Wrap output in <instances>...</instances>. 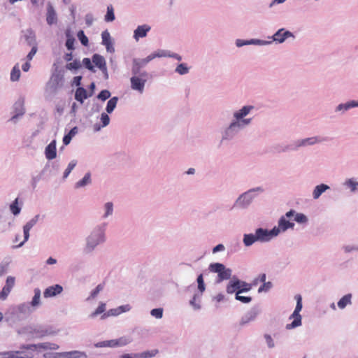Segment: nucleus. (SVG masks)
<instances>
[{
  "instance_id": "aec40b11",
  "label": "nucleus",
  "mask_w": 358,
  "mask_h": 358,
  "mask_svg": "<svg viewBox=\"0 0 358 358\" xmlns=\"http://www.w3.org/2000/svg\"><path fill=\"white\" fill-rule=\"evenodd\" d=\"M46 20L48 24L51 25L56 22L57 16L52 7L48 9Z\"/></svg>"
},
{
  "instance_id": "a19ab883",
  "label": "nucleus",
  "mask_w": 358,
  "mask_h": 358,
  "mask_svg": "<svg viewBox=\"0 0 358 358\" xmlns=\"http://www.w3.org/2000/svg\"><path fill=\"white\" fill-rule=\"evenodd\" d=\"M116 347L124 346L130 343V340L126 337H122L118 339H115Z\"/></svg>"
},
{
  "instance_id": "dca6fc26",
  "label": "nucleus",
  "mask_w": 358,
  "mask_h": 358,
  "mask_svg": "<svg viewBox=\"0 0 358 358\" xmlns=\"http://www.w3.org/2000/svg\"><path fill=\"white\" fill-rule=\"evenodd\" d=\"M87 98V90L83 87L77 88L76 93H75V99L78 101L83 103L84 100L86 99Z\"/></svg>"
},
{
  "instance_id": "79ce46f5",
  "label": "nucleus",
  "mask_w": 358,
  "mask_h": 358,
  "mask_svg": "<svg viewBox=\"0 0 358 358\" xmlns=\"http://www.w3.org/2000/svg\"><path fill=\"white\" fill-rule=\"evenodd\" d=\"M110 96V92L107 90L101 91V92L98 94V99H99L102 101H105V100L108 99Z\"/></svg>"
},
{
  "instance_id": "4d7b16f0",
  "label": "nucleus",
  "mask_w": 358,
  "mask_h": 358,
  "mask_svg": "<svg viewBox=\"0 0 358 358\" xmlns=\"http://www.w3.org/2000/svg\"><path fill=\"white\" fill-rule=\"evenodd\" d=\"M37 52V47L36 46H33L31 51L29 52V54L27 55V59L28 60H31L33 57L35 55V54Z\"/></svg>"
},
{
  "instance_id": "393cba45",
  "label": "nucleus",
  "mask_w": 358,
  "mask_h": 358,
  "mask_svg": "<svg viewBox=\"0 0 358 358\" xmlns=\"http://www.w3.org/2000/svg\"><path fill=\"white\" fill-rule=\"evenodd\" d=\"M91 182V175L90 173H87L85 174V176L83 177V178L76 184V187H84L86 185L89 184Z\"/></svg>"
},
{
  "instance_id": "f03ea898",
  "label": "nucleus",
  "mask_w": 358,
  "mask_h": 358,
  "mask_svg": "<svg viewBox=\"0 0 358 358\" xmlns=\"http://www.w3.org/2000/svg\"><path fill=\"white\" fill-rule=\"evenodd\" d=\"M209 270L211 272L217 273L218 274L217 282H220L224 280H228L231 278V270L227 268L224 264L221 263H213L209 266Z\"/></svg>"
},
{
  "instance_id": "680f3d73",
  "label": "nucleus",
  "mask_w": 358,
  "mask_h": 358,
  "mask_svg": "<svg viewBox=\"0 0 358 358\" xmlns=\"http://www.w3.org/2000/svg\"><path fill=\"white\" fill-rule=\"evenodd\" d=\"M71 133H69L68 134L65 135L63 138V143L64 145H68L70 142H71Z\"/></svg>"
},
{
  "instance_id": "c03bdc74",
  "label": "nucleus",
  "mask_w": 358,
  "mask_h": 358,
  "mask_svg": "<svg viewBox=\"0 0 358 358\" xmlns=\"http://www.w3.org/2000/svg\"><path fill=\"white\" fill-rule=\"evenodd\" d=\"M76 162H74V161H71L69 165H68V167L66 168V169L65 170L64 173V178H66L68 177V176L69 175V173L71 172V171L74 169V167L76 166Z\"/></svg>"
},
{
  "instance_id": "052dcab7",
  "label": "nucleus",
  "mask_w": 358,
  "mask_h": 358,
  "mask_svg": "<svg viewBox=\"0 0 358 358\" xmlns=\"http://www.w3.org/2000/svg\"><path fill=\"white\" fill-rule=\"evenodd\" d=\"M348 184L352 191L358 190V182L350 180H349Z\"/></svg>"
},
{
  "instance_id": "603ef678",
  "label": "nucleus",
  "mask_w": 358,
  "mask_h": 358,
  "mask_svg": "<svg viewBox=\"0 0 358 358\" xmlns=\"http://www.w3.org/2000/svg\"><path fill=\"white\" fill-rule=\"evenodd\" d=\"M101 120L103 123V126L106 127L109 124L110 118L109 116L106 113H102L101 116Z\"/></svg>"
},
{
  "instance_id": "e2e57ef3",
  "label": "nucleus",
  "mask_w": 358,
  "mask_h": 358,
  "mask_svg": "<svg viewBox=\"0 0 358 358\" xmlns=\"http://www.w3.org/2000/svg\"><path fill=\"white\" fill-rule=\"evenodd\" d=\"M224 245H222V244H219V245H216V246L213 249V253H215V252H217L224 250Z\"/></svg>"
},
{
  "instance_id": "473e14b6",
  "label": "nucleus",
  "mask_w": 358,
  "mask_h": 358,
  "mask_svg": "<svg viewBox=\"0 0 358 358\" xmlns=\"http://www.w3.org/2000/svg\"><path fill=\"white\" fill-rule=\"evenodd\" d=\"M41 291L38 289L34 290V296L31 301V305L36 306L40 303Z\"/></svg>"
},
{
  "instance_id": "bf43d9fd",
  "label": "nucleus",
  "mask_w": 358,
  "mask_h": 358,
  "mask_svg": "<svg viewBox=\"0 0 358 358\" xmlns=\"http://www.w3.org/2000/svg\"><path fill=\"white\" fill-rule=\"evenodd\" d=\"M102 346L110 347V348L116 347L115 339V340L107 341L104 342L103 345Z\"/></svg>"
},
{
  "instance_id": "9b49d317",
  "label": "nucleus",
  "mask_w": 358,
  "mask_h": 358,
  "mask_svg": "<svg viewBox=\"0 0 358 358\" xmlns=\"http://www.w3.org/2000/svg\"><path fill=\"white\" fill-rule=\"evenodd\" d=\"M92 62L101 71L106 70V61L103 56L98 54H94L92 57Z\"/></svg>"
},
{
  "instance_id": "9d476101",
  "label": "nucleus",
  "mask_w": 358,
  "mask_h": 358,
  "mask_svg": "<svg viewBox=\"0 0 358 358\" xmlns=\"http://www.w3.org/2000/svg\"><path fill=\"white\" fill-rule=\"evenodd\" d=\"M241 283V281L237 278H233L231 280L229 281L227 286V292L228 294H233L234 292H237L238 289L241 288L240 285Z\"/></svg>"
},
{
  "instance_id": "a878e982",
  "label": "nucleus",
  "mask_w": 358,
  "mask_h": 358,
  "mask_svg": "<svg viewBox=\"0 0 358 358\" xmlns=\"http://www.w3.org/2000/svg\"><path fill=\"white\" fill-rule=\"evenodd\" d=\"M117 103V97L114 96V97L111 98L107 103L106 111L108 113H112L113 111V110L115 109V108L116 107Z\"/></svg>"
},
{
  "instance_id": "39448f33",
  "label": "nucleus",
  "mask_w": 358,
  "mask_h": 358,
  "mask_svg": "<svg viewBox=\"0 0 358 358\" xmlns=\"http://www.w3.org/2000/svg\"><path fill=\"white\" fill-rule=\"evenodd\" d=\"M257 238L259 241H268L271 238L277 236L279 234V229H273L268 231L262 228H259L255 231Z\"/></svg>"
},
{
  "instance_id": "f8f14e48",
  "label": "nucleus",
  "mask_w": 358,
  "mask_h": 358,
  "mask_svg": "<svg viewBox=\"0 0 358 358\" xmlns=\"http://www.w3.org/2000/svg\"><path fill=\"white\" fill-rule=\"evenodd\" d=\"M294 224L289 220L285 219V217H282L278 222V227H274V229H279V232L280 231H285L289 228H293Z\"/></svg>"
},
{
  "instance_id": "0e129e2a",
  "label": "nucleus",
  "mask_w": 358,
  "mask_h": 358,
  "mask_svg": "<svg viewBox=\"0 0 358 358\" xmlns=\"http://www.w3.org/2000/svg\"><path fill=\"white\" fill-rule=\"evenodd\" d=\"M81 80H82V77L81 76H76L73 78V83L76 86H79L81 84Z\"/></svg>"
},
{
  "instance_id": "e433bc0d",
  "label": "nucleus",
  "mask_w": 358,
  "mask_h": 358,
  "mask_svg": "<svg viewBox=\"0 0 358 358\" xmlns=\"http://www.w3.org/2000/svg\"><path fill=\"white\" fill-rule=\"evenodd\" d=\"M176 71L180 75H184L188 73L189 69L185 64H180L177 66Z\"/></svg>"
},
{
  "instance_id": "49530a36",
  "label": "nucleus",
  "mask_w": 358,
  "mask_h": 358,
  "mask_svg": "<svg viewBox=\"0 0 358 358\" xmlns=\"http://www.w3.org/2000/svg\"><path fill=\"white\" fill-rule=\"evenodd\" d=\"M322 139H319L317 137H312V138H306V139H304L303 141V145H306V144H308V145H313L317 142H320L322 141Z\"/></svg>"
},
{
  "instance_id": "a18cd8bd",
  "label": "nucleus",
  "mask_w": 358,
  "mask_h": 358,
  "mask_svg": "<svg viewBox=\"0 0 358 358\" xmlns=\"http://www.w3.org/2000/svg\"><path fill=\"white\" fill-rule=\"evenodd\" d=\"M15 279L13 276H8L6 281V285L4 287H8L10 289H12V288L15 285Z\"/></svg>"
},
{
  "instance_id": "6e6d98bb",
  "label": "nucleus",
  "mask_w": 358,
  "mask_h": 358,
  "mask_svg": "<svg viewBox=\"0 0 358 358\" xmlns=\"http://www.w3.org/2000/svg\"><path fill=\"white\" fill-rule=\"evenodd\" d=\"M264 338L266 339V343L268 346V348H273L274 347V342L271 338V336L268 334H266L264 336Z\"/></svg>"
},
{
  "instance_id": "58836bf2",
  "label": "nucleus",
  "mask_w": 358,
  "mask_h": 358,
  "mask_svg": "<svg viewBox=\"0 0 358 358\" xmlns=\"http://www.w3.org/2000/svg\"><path fill=\"white\" fill-rule=\"evenodd\" d=\"M152 316L156 318H162L163 316V309L162 308H155L152 309L150 312Z\"/></svg>"
},
{
  "instance_id": "338daca9",
  "label": "nucleus",
  "mask_w": 358,
  "mask_h": 358,
  "mask_svg": "<svg viewBox=\"0 0 358 358\" xmlns=\"http://www.w3.org/2000/svg\"><path fill=\"white\" fill-rule=\"evenodd\" d=\"M257 278L259 279V281L260 282H262V283L266 282V276L265 273H262V274L259 275V276Z\"/></svg>"
},
{
  "instance_id": "423d86ee",
  "label": "nucleus",
  "mask_w": 358,
  "mask_h": 358,
  "mask_svg": "<svg viewBox=\"0 0 358 358\" xmlns=\"http://www.w3.org/2000/svg\"><path fill=\"white\" fill-rule=\"evenodd\" d=\"M290 36H293V34L290 31L280 29L273 35V41L281 43L284 42L287 38Z\"/></svg>"
},
{
  "instance_id": "412c9836",
  "label": "nucleus",
  "mask_w": 358,
  "mask_h": 358,
  "mask_svg": "<svg viewBox=\"0 0 358 358\" xmlns=\"http://www.w3.org/2000/svg\"><path fill=\"white\" fill-rule=\"evenodd\" d=\"M256 241H258L256 234H249L244 235L243 243L245 246H250Z\"/></svg>"
},
{
  "instance_id": "5701e85b",
  "label": "nucleus",
  "mask_w": 358,
  "mask_h": 358,
  "mask_svg": "<svg viewBox=\"0 0 358 358\" xmlns=\"http://www.w3.org/2000/svg\"><path fill=\"white\" fill-rule=\"evenodd\" d=\"M20 70L19 68V65L16 64L13 68L11 73H10V80L13 82L17 81L20 78Z\"/></svg>"
},
{
  "instance_id": "ddd939ff",
  "label": "nucleus",
  "mask_w": 358,
  "mask_h": 358,
  "mask_svg": "<svg viewBox=\"0 0 358 358\" xmlns=\"http://www.w3.org/2000/svg\"><path fill=\"white\" fill-rule=\"evenodd\" d=\"M294 215H295L294 220L298 223H306L308 221V219L305 215L303 213H295V211L293 210H289L285 214V216L287 218H290Z\"/></svg>"
},
{
  "instance_id": "b1692460",
  "label": "nucleus",
  "mask_w": 358,
  "mask_h": 358,
  "mask_svg": "<svg viewBox=\"0 0 358 358\" xmlns=\"http://www.w3.org/2000/svg\"><path fill=\"white\" fill-rule=\"evenodd\" d=\"M158 353L157 350H148L143 352L139 354H136V357L138 358H151L152 357H155Z\"/></svg>"
},
{
  "instance_id": "6ab92c4d",
  "label": "nucleus",
  "mask_w": 358,
  "mask_h": 358,
  "mask_svg": "<svg viewBox=\"0 0 358 358\" xmlns=\"http://www.w3.org/2000/svg\"><path fill=\"white\" fill-rule=\"evenodd\" d=\"M351 294H348L343 296L338 302V306L341 309H343L346 307L347 305L351 303Z\"/></svg>"
},
{
  "instance_id": "09e8293b",
  "label": "nucleus",
  "mask_w": 358,
  "mask_h": 358,
  "mask_svg": "<svg viewBox=\"0 0 358 358\" xmlns=\"http://www.w3.org/2000/svg\"><path fill=\"white\" fill-rule=\"evenodd\" d=\"M11 289L8 287H3L1 292H0V299L4 300L8 296Z\"/></svg>"
},
{
  "instance_id": "20e7f679",
  "label": "nucleus",
  "mask_w": 358,
  "mask_h": 358,
  "mask_svg": "<svg viewBox=\"0 0 358 358\" xmlns=\"http://www.w3.org/2000/svg\"><path fill=\"white\" fill-rule=\"evenodd\" d=\"M147 73H142L140 76H133L131 78V87L133 90L142 93L146 83Z\"/></svg>"
},
{
  "instance_id": "6e6552de",
  "label": "nucleus",
  "mask_w": 358,
  "mask_h": 358,
  "mask_svg": "<svg viewBox=\"0 0 358 358\" xmlns=\"http://www.w3.org/2000/svg\"><path fill=\"white\" fill-rule=\"evenodd\" d=\"M63 290V288L59 285H55L48 287L43 292L44 297H52L60 294Z\"/></svg>"
},
{
  "instance_id": "cd10ccee",
  "label": "nucleus",
  "mask_w": 358,
  "mask_h": 358,
  "mask_svg": "<svg viewBox=\"0 0 358 358\" xmlns=\"http://www.w3.org/2000/svg\"><path fill=\"white\" fill-rule=\"evenodd\" d=\"M129 310V308L128 306H120L117 309H110L108 313V315H119L120 313H122V312H125V311H127Z\"/></svg>"
},
{
  "instance_id": "69168bd1",
  "label": "nucleus",
  "mask_w": 358,
  "mask_h": 358,
  "mask_svg": "<svg viewBox=\"0 0 358 358\" xmlns=\"http://www.w3.org/2000/svg\"><path fill=\"white\" fill-rule=\"evenodd\" d=\"M224 299V296L220 293L218 294H217L215 297H214V299L217 301V302H220L221 301H222L223 299Z\"/></svg>"
},
{
  "instance_id": "864d4df0",
  "label": "nucleus",
  "mask_w": 358,
  "mask_h": 358,
  "mask_svg": "<svg viewBox=\"0 0 358 358\" xmlns=\"http://www.w3.org/2000/svg\"><path fill=\"white\" fill-rule=\"evenodd\" d=\"M103 288V285L100 284L96 286V287L92 292L91 297L94 298L100 291H101Z\"/></svg>"
},
{
  "instance_id": "4468645a",
  "label": "nucleus",
  "mask_w": 358,
  "mask_h": 358,
  "mask_svg": "<svg viewBox=\"0 0 358 358\" xmlns=\"http://www.w3.org/2000/svg\"><path fill=\"white\" fill-rule=\"evenodd\" d=\"M34 222L33 221H30L27 222L23 227L24 231V240L20 241L16 247H21L28 239L29 237V231L33 227Z\"/></svg>"
},
{
  "instance_id": "ea45409f",
  "label": "nucleus",
  "mask_w": 358,
  "mask_h": 358,
  "mask_svg": "<svg viewBox=\"0 0 358 358\" xmlns=\"http://www.w3.org/2000/svg\"><path fill=\"white\" fill-rule=\"evenodd\" d=\"M272 287V283L271 282H266L261 285L258 289V292H266Z\"/></svg>"
},
{
  "instance_id": "774afa93",
  "label": "nucleus",
  "mask_w": 358,
  "mask_h": 358,
  "mask_svg": "<svg viewBox=\"0 0 358 358\" xmlns=\"http://www.w3.org/2000/svg\"><path fill=\"white\" fill-rule=\"evenodd\" d=\"M121 358H138V357H136V355H131L129 354H124L121 356Z\"/></svg>"
},
{
  "instance_id": "5fc2aeb1",
  "label": "nucleus",
  "mask_w": 358,
  "mask_h": 358,
  "mask_svg": "<svg viewBox=\"0 0 358 358\" xmlns=\"http://www.w3.org/2000/svg\"><path fill=\"white\" fill-rule=\"evenodd\" d=\"M106 212L105 214V217L108 216L109 215H111L113 213V203L110 202H108L106 203Z\"/></svg>"
},
{
  "instance_id": "f3484780",
  "label": "nucleus",
  "mask_w": 358,
  "mask_h": 358,
  "mask_svg": "<svg viewBox=\"0 0 358 358\" xmlns=\"http://www.w3.org/2000/svg\"><path fill=\"white\" fill-rule=\"evenodd\" d=\"M329 188V187L324 184L316 186L313 193V198L315 199H318L320 196Z\"/></svg>"
},
{
  "instance_id": "2eb2a0df",
  "label": "nucleus",
  "mask_w": 358,
  "mask_h": 358,
  "mask_svg": "<svg viewBox=\"0 0 358 358\" xmlns=\"http://www.w3.org/2000/svg\"><path fill=\"white\" fill-rule=\"evenodd\" d=\"M166 56H169V57H174L176 58V59H178V61H180L181 60V57L177 54H173V55H166L165 53V52L164 51H162L161 53H157V54H152V55H150L149 56H148L145 59V63H148L150 61H151L152 59H153L154 58L157 57H166Z\"/></svg>"
},
{
  "instance_id": "0eeeda50",
  "label": "nucleus",
  "mask_w": 358,
  "mask_h": 358,
  "mask_svg": "<svg viewBox=\"0 0 358 358\" xmlns=\"http://www.w3.org/2000/svg\"><path fill=\"white\" fill-rule=\"evenodd\" d=\"M45 157L48 159L52 160L57 156L56 141L53 140L47 145L45 150Z\"/></svg>"
},
{
  "instance_id": "37998d69",
  "label": "nucleus",
  "mask_w": 358,
  "mask_h": 358,
  "mask_svg": "<svg viewBox=\"0 0 358 358\" xmlns=\"http://www.w3.org/2000/svg\"><path fill=\"white\" fill-rule=\"evenodd\" d=\"M74 41L75 39L73 36H68L66 41V46L69 50H72L74 49Z\"/></svg>"
},
{
  "instance_id": "f257e3e1",
  "label": "nucleus",
  "mask_w": 358,
  "mask_h": 358,
  "mask_svg": "<svg viewBox=\"0 0 358 358\" xmlns=\"http://www.w3.org/2000/svg\"><path fill=\"white\" fill-rule=\"evenodd\" d=\"M58 346L50 343L23 345L20 350H11L1 352L2 358H34L33 352L38 350L57 349Z\"/></svg>"
},
{
  "instance_id": "13d9d810",
  "label": "nucleus",
  "mask_w": 358,
  "mask_h": 358,
  "mask_svg": "<svg viewBox=\"0 0 358 358\" xmlns=\"http://www.w3.org/2000/svg\"><path fill=\"white\" fill-rule=\"evenodd\" d=\"M98 243H96L97 244ZM96 243H93V235H91L87 240V248L89 250H92L95 246Z\"/></svg>"
},
{
  "instance_id": "c85d7f7f",
  "label": "nucleus",
  "mask_w": 358,
  "mask_h": 358,
  "mask_svg": "<svg viewBox=\"0 0 358 358\" xmlns=\"http://www.w3.org/2000/svg\"><path fill=\"white\" fill-rule=\"evenodd\" d=\"M115 20V15L113 6H108L107 8V13L105 16V20L106 22H112Z\"/></svg>"
},
{
  "instance_id": "4c0bfd02",
  "label": "nucleus",
  "mask_w": 358,
  "mask_h": 358,
  "mask_svg": "<svg viewBox=\"0 0 358 358\" xmlns=\"http://www.w3.org/2000/svg\"><path fill=\"white\" fill-rule=\"evenodd\" d=\"M241 285H240L241 288L238 289V292H248L252 289V285L247 283L245 282L241 281Z\"/></svg>"
},
{
  "instance_id": "7ed1b4c3",
  "label": "nucleus",
  "mask_w": 358,
  "mask_h": 358,
  "mask_svg": "<svg viewBox=\"0 0 358 358\" xmlns=\"http://www.w3.org/2000/svg\"><path fill=\"white\" fill-rule=\"evenodd\" d=\"M295 298L296 299V306L294 313L290 317V318H293V322L286 325V329H287L295 328L301 324V317L299 314V312L302 309V299L301 295H296Z\"/></svg>"
},
{
  "instance_id": "c756f323",
  "label": "nucleus",
  "mask_w": 358,
  "mask_h": 358,
  "mask_svg": "<svg viewBox=\"0 0 358 358\" xmlns=\"http://www.w3.org/2000/svg\"><path fill=\"white\" fill-rule=\"evenodd\" d=\"M10 209L13 215H17L20 213L21 208L18 206V199H15V201L10 204Z\"/></svg>"
},
{
  "instance_id": "a211bd4d",
  "label": "nucleus",
  "mask_w": 358,
  "mask_h": 358,
  "mask_svg": "<svg viewBox=\"0 0 358 358\" xmlns=\"http://www.w3.org/2000/svg\"><path fill=\"white\" fill-rule=\"evenodd\" d=\"M252 108L253 107L250 106H244L239 111L234 113V117L237 120L241 119L246 116Z\"/></svg>"
},
{
  "instance_id": "c9c22d12",
  "label": "nucleus",
  "mask_w": 358,
  "mask_h": 358,
  "mask_svg": "<svg viewBox=\"0 0 358 358\" xmlns=\"http://www.w3.org/2000/svg\"><path fill=\"white\" fill-rule=\"evenodd\" d=\"M106 310V304L104 303H101L98 308L95 310L94 313L91 314L92 317H94L96 315L103 313Z\"/></svg>"
},
{
  "instance_id": "f704fd0d",
  "label": "nucleus",
  "mask_w": 358,
  "mask_h": 358,
  "mask_svg": "<svg viewBox=\"0 0 358 358\" xmlns=\"http://www.w3.org/2000/svg\"><path fill=\"white\" fill-rule=\"evenodd\" d=\"M198 289L202 294L205 291V284L203 281V277L202 274H200L197 278Z\"/></svg>"
},
{
  "instance_id": "8fccbe9b",
  "label": "nucleus",
  "mask_w": 358,
  "mask_h": 358,
  "mask_svg": "<svg viewBox=\"0 0 358 358\" xmlns=\"http://www.w3.org/2000/svg\"><path fill=\"white\" fill-rule=\"evenodd\" d=\"M11 289L8 287H3L1 292H0V299L4 300L8 296Z\"/></svg>"
},
{
  "instance_id": "de8ad7c7",
  "label": "nucleus",
  "mask_w": 358,
  "mask_h": 358,
  "mask_svg": "<svg viewBox=\"0 0 358 358\" xmlns=\"http://www.w3.org/2000/svg\"><path fill=\"white\" fill-rule=\"evenodd\" d=\"M83 64L85 65V66L92 71H94V66L92 64V62L90 60V59L89 58H84L83 60Z\"/></svg>"
},
{
  "instance_id": "72a5a7b5",
  "label": "nucleus",
  "mask_w": 358,
  "mask_h": 358,
  "mask_svg": "<svg viewBox=\"0 0 358 358\" xmlns=\"http://www.w3.org/2000/svg\"><path fill=\"white\" fill-rule=\"evenodd\" d=\"M241 292H237L236 294V299L243 303H248L252 301V298L250 296H241L240 294Z\"/></svg>"
},
{
  "instance_id": "1a4fd4ad",
  "label": "nucleus",
  "mask_w": 358,
  "mask_h": 358,
  "mask_svg": "<svg viewBox=\"0 0 358 358\" xmlns=\"http://www.w3.org/2000/svg\"><path fill=\"white\" fill-rule=\"evenodd\" d=\"M150 30V27L147 24L138 26L134 31V37L138 41L139 38L146 36L147 33Z\"/></svg>"
},
{
  "instance_id": "2f4dec72",
  "label": "nucleus",
  "mask_w": 358,
  "mask_h": 358,
  "mask_svg": "<svg viewBox=\"0 0 358 358\" xmlns=\"http://www.w3.org/2000/svg\"><path fill=\"white\" fill-rule=\"evenodd\" d=\"M69 70H77L81 67V64L78 60H74L72 62L68 63L66 66Z\"/></svg>"
},
{
  "instance_id": "7c9ffc66",
  "label": "nucleus",
  "mask_w": 358,
  "mask_h": 358,
  "mask_svg": "<svg viewBox=\"0 0 358 358\" xmlns=\"http://www.w3.org/2000/svg\"><path fill=\"white\" fill-rule=\"evenodd\" d=\"M77 36L78 39L80 40V43L85 45L87 46L89 43L88 38L85 36L84 31L83 30H80L78 32Z\"/></svg>"
},
{
  "instance_id": "3c124183",
  "label": "nucleus",
  "mask_w": 358,
  "mask_h": 358,
  "mask_svg": "<svg viewBox=\"0 0 358 358\" xmlns=\"http://www.w3.org/2000/svg\"><path fill=\"white\" fill-rule=\"evenodd\" d=\"M358 106V103H356L355 101H352L351 103H349L348 104H345V105H343V104H341L338 106V110H341L343 108H344L345 110L351 108V107H354V106Z\"/></svg>"
},
{
  "instance_id": "4be33fe9",
  "label": "nucleus",
  "mask_w": 358,
  "mask_h": 358,
  "mask_svg": "<svg viewBox=\"0 0 358 358\" xmlns=\"http://www.w3.org/2000/svg\"><path fill=\"white\" fill-rule=\"evenodd\" d=\"M101 38L103 45H104L108 50L110 49V46L111 45L110 33L107 30L103 31L101 34Z\"/></svg>"
},
{
  "instance_id": "bb28decb",
  "label": "nucleus",
  "mask_w": 358,
  "mask_h": 358,
  "mask_svg": "<svg viewBox=\"0 0 358 358\" xmlns=\"http://www.w3.org/2000/svg\"><path fill=\"white\" fill-rule=\"evenodd\" d=\"M67 358H87V355L83 352L71 351L66 353Z\"/></svg>"
}]
</instances>
